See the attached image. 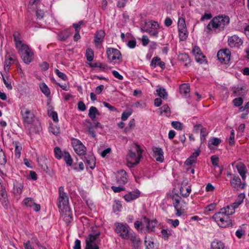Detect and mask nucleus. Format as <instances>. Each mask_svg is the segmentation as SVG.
Wrapping results in <instances>:
<instances>
[{"label":"nucleus","instance_id":"69168bd1","mask_svg":"<svg viewBox=\"0 0 249 249\" xmlns=\"http://www.w3.org/2000/svg\"><path fill=\"white\" fill-rule=\"evenodd\" d=\"M123 185H120V186L118 187L112 186L111 187V189L115 193H119L124 190V188L122 186Z\"/></svg>","mask_w":249,"mask_h":249},{"label":"nucleus","instance_id":"b1692460","mask_svg":"<svg viewBox=\"0 0 249 249\" xmlns=\"http://www.w3.org/2000/svg\"><path fill=\"white\" fill-rule=\"evenodd\" d=\"M140 196V192L137 189L126 194L124 196V197L127 202H130L138 198Z\"/></svg>","mask_w":249,"mask_h":249},{"label":"nucleus","instance_id":"39448f33","mask_svg":"<svg viewBox=\"0 0 249 249\" xmlns=\"http://www.w3.org/2000/svg\"><path fill=\"white\" fill-rule=\"evenodd\" d=\"M100 235V233L99 231L89 234L86 239V246L85 249H99Z\"/></svg>","mask_w":249,"mask_h":249},{"label":"nucleus","instance_id":"c85d7f7f","mask_svg":"<svg viewBox=\"0 0 249 249\" xmlns=\"http://www.w3.org/2000/svg\"><path fill=\"white\" fill-rule=\"evenodd\" d=\"M62 212V217L63 220L67 223H70L72 219L71 216V213L70 208L68 210L65 209L64 210H60Z\"/></svg>","mask_w":249,"mask_h":249},{"label":"nucleus","instance_id":"2f4dec72","mask_svg":"<svg viewBox=\"0 0 249 249\" xmlns=\"http://www.w3.org/2000/svg\"><path fill=\"white\" fill-rule=\"evenodd\" d=\"M191 192L190 186L187 185H182L180 189V193L183 197H188Z\"/></svg>","mask_w":249,"mask_h":249},{"label":"nucleus","instance_id":"f257e3e1","mask_svg":"<svg viewBox=\"0 0 249 249\" xmlns=\"http://www.w3.org/2000/svg\"><path fill=\"white\" fill-rule=\"evenodd\" d=\"M230 18L225 15H219L213 18L206 26L208 34H217L223 31L230 23Z\"/></svg>","mask_w":249,"mask_h":249},{"label":"nucleus","instance_id":"aec40b11","mask_svg":"<svg viewBox=\"0 0 249 249\" xmlns=\"http://www.w3.org/2000/svg\"><path fill=\"white\" fill-rule=\"evenodd\" d=\"M192 53L197 62L201 64L205 62V56L204 55L198 46H195L194 47L192 50Z\"/></svg>","mask_w":249,"mask_h":249},{"label":"nucleus","instance_id":"0eeeda50","mask_svg":"<svg viewBox=\"0 0 249 249\" xmlns=\"http://www.w3.org/2000/svg\"><path fill=\"white\" fill-rule=\"evenodd\" d=\"M20 114L23 123L26 126L33 124L35 120V115L34 112L28 108L25 107L21 108Z\"/></svg>","mask_w":249,"mask_h":249},{"label":"nucleus","instance_id":"5fc2aeb1","mask_svg":"<svg viewBox=\"0 0 249 249\" xmlns=\"http://www.w3.org/2000/svg\"><path fill=\"white\" fill-rule=\"evenodd\" d=\"M172 126L173 128L177 130H181L182 129V124L179 122L174 121L172 122Z\"/></svg>","mask_w":249,"mask_h":249},{"label":"nucleus","instance_id":"4d7b16f0","mask_svg":"<svg viewBox=\"0 0 249 249\" xmlns=\"http://www.w3.org/2000/svg\"><path fill=\"white\" fill-rule=\"evenodd\" d=\"M55 73L60 78L63 80L66 81L67 80V75L63 72L60 71L58 69L55 70Z\"/></svg>","mask_w":249,"mask_h":249},{"label":"nucleus","instance_id":"c9c22d12","mask_svg":"<svg viewBox=\"0 0 249 249\" xmlns=\"http://www.w3.org/2000/svg\"><path fill=\"white\" fill-rule=\"evenodd\" d=\"M211 249H224V244L221 241L214 240L211 243Z\"/></svg>","mask_w":249,"mask_h":249},{"label":"nucleus","instance_id":"f03ea898","mask_svg":"<svg viewBox=\"0 0 249 249\" xmlns=\"http://www.w3.org/2000/svg\"><path fill=\"white\" fill-rule=\"evenodd\" d=\"M143 150L137 144H134L132 146L129 150V154L126 157L127 163L131 166H134L138 164L142 158V154Z\"/></svg>","mask_w":249,"mask_h":249},{"label":"nucleus","instance_id":"a18cd8bd","mask_svg":"<svg viewBox=\"0 0 249 249\" xmlns=\"http://www.w3.org/2000/svg\"><path fill=\"white\" fill-rule=\"evenodd\" d=\"M86 57L88 61L91 62L94 58V52L90 48H88L86 51Z\"/></svg>","mask_w":249,"mask_h":249},{"label":"nucleus","instance_id":"37998d69","mask_svg":"<svg viewBox=\"0 0 249 249\" xmlns=\"http://www.w3.org/2000/svg\"><path fill=\"white\" fill-rule=\"evenodd\" d=\"M157 93L158 95L162 98L163 99H167V93L165 89L160 88L156 90Z\"/></svg>","mask_w":249,"mask_h":249},{"label":"nucleus","instance_id":"f704fd0d","mask_svg":"<svg viewBox=\"0 0 249 249\" xmlns=\"http://www.w3.org/2000/svg\"><path fill=\"white\" fill-rule=\"evenodd\" d=\"M244 198V194H240L239 195L236 200L231 204V208L235 211V209L237 208L243 202Z\"/></svg>","mask_w":249,"mask_h":249},{"label":"nucleus","instance_id":"1a4fd4ad","mask_svg":"<svg viewBox=\"0 0 249 249\" xmlns=\"http://www.w3.org/2000/svg\"><path fill=\"white\" fill-rule=\"evenodd\" d=\"M116 226L115 231L118 235L124 239L128 240L129 235L132 232L128 225L120 223L115 224Z\"/></svg>","mask_w":249,"mask_h":249},{"label":"nucleus","instance_id":"412c9836","mask_svg":"<svg viewBox=\"0 0 249 249\" xmlns=\"http://www.w3.org/2000/svg\"><path fill=\"white\" fill-rule=\"evenodd\" d=\"M152 151L153 152V157L156 161L162 162L164 160V153L162 149L160 147H153Z\"/></svg>","mask_w":249,"mask_h":249},{"label":"nucleus","instance_id":"c03bdc74","mask_svg":"<svg viewBox=\"0 0 249 249\" xmlns=\"http://www.w3.org/2000/svg\"><path fill=\"white\" fill-rule=\"evenodd\" d=\"M49 130L55 135H57L60 133V128L57 125L53 124L50 125Z\"/></svg>","mask_w":249,"mask_h":249},{"label":"nucleus","instance_id":"a19ab883","mask_svg":"<svg viewBox=\"0 0 249 249\" xmlns=\"http://www.w3.org/2000/svg\"><path fill=\"white\" fill-rule=\"evenodd\" d=\"M62 158H63L68 166H70L72 165V159L69 152H65Z\"/></svg>","mask_w":249,"mask_h":249},{"label":"nucleus","instance_id":"6ab92c4d","mask_svg":"<svg viewBox=\"0 0 249 249\" xmlns=\"http://www.w3.org/2000/svg\"><path fill=\"white\" fill-rule=\"evenodd\" d=\"M233 164H235V168L237 169L238 172L241 176L242 179L245 180L247 177L246 174L248 172V170L244 163L239 161L237 162H234L232 164V165H233Z\"/></svg>","mask_w":249,"mask_h":249},{"label":"nucleus","instance_id":"f8f14e48","mask_svg":"<svg viewBox=\"0 0 249 249\" xmlns=\"http://www.w3.org/2000/svg\"><path fill=\"white\" fill-rule=\"evenodd\" d=\"M71 142L73 148L77 155L83 156L86 154V147L80 140L72 138Z\"/></svg>","mask_w":249,"mask_h":249},{"label":"nucleus","instance_id":"473e14b6","mask_svg":"<svg viewBox=\"0 0 249 249\" xmlns=\"http://www.w3.org/2000/svg\"><path fill=\"white\" fill-rule=\"evenodd\" d=\"M145 222H146V228L148 231H154L155 228L157 224L156 220L150 221L149 219L147 218L145 216L144 217Z\"/></svg>","mask_w":249,"mask_h":249},{"label":"nucleus","instance_id":"6e6d98bb","mask_svg":"<svg viewBox=\"0 0 249 249\" xmlns=\"http://www.w3.org/2000/svg\"><path fill=\"white\" fill-rule=\"evenodd\" d=\"M6 162V156L2 149H0V163L4 164Z\"/></svg>","mask_w":249,"mask_h":249},{"label":"nucleus","instance_id":"774afa93","mask_svg":"<svg viewBox=\"0 0 249 249\" xmlns=\"http://www.w3.org/2000/svg\"><path fill=\"white\" fill-rule=\"evenodd\" d=\"M78 108L79 110L84 111L86 109V107L85 104L82 101H79L78 103Z\"/></svg>","mask_w":249,"mask_h":249},{"label":"nucleus","instance_id":"052dcab7","mask_svg":"<svg viewBox=\"0 0 249 249\" xmlns=\"http://www.w3.org/2000/svg\"><path fill=\"white\" fill-rule=\"evenodd\" d=\"M90 66L92 68H100L101 69H105L106 68V66L104 65L103 63L100 62H96L94 63H90L89 64Z\"/></svg>","mask_w":249,"mask_h":249},{"label":"nucleus","instance_id":"4c0bfd02","mask_svg":"<svg viewBox=\"0 0 249 249\" xmlns=\"http://www.w3.org/2000/svg\"><path fill=\"white\" fill-rule=\"evenodd\" d=\"M12 144L15 147V156L17 158H19L20 157L22 147L18 141H13Z\"/></svg>","mask_w":249,"mask_h":249},{"label":"nucleus","instance_id":"f3484780","mask_svg":"<svg viewBox=\"0 0 249 249\" xmlns=\"http://www.w3.org/2000/svg\"><path fill=\"white\" fill-rule=\"evenodd\" d=\"M22 203L26 208H33L36 212H38L40 210V205L36 203L33 198H25L22 201Z\"/></svg>","mask_w":249,"mask_h":249},{"label":"nucleus","instance_id":"4be33fe9","mask_svg":"<svg viewBox=\"0 0 249 249\" xmlns=\"http://www.w3.org/2000/svg\"><path fill=\"white\" fill-rule=\"evenodd\" d=\"M116 181L120 185H124L127 182V175L125 171L122 170L117 172Z\"/></svg>","mask_w":249,"mask_h":249},{"label":"nucleus","instance_id":"5701e85b","mask_svg":"<svg viewBox=\"0 0 249 249\" xmlns=\"http://www.w3.org/2000/svg\"><path fill=\"white\" fill-rule=\"evenodd\" d=\"M0 201L4 207H7L9 203L6 191L1 184H0Z\"/></svg>","mask_w":249,"mask_h":249},{"label":"nucleus","instance_id":"e2e57ef3","mask_svg":"<svg viewBox=\"0 0 249 249\" xmlns=\"http://www.w3.org/2000/svg\"><path fill=\"white\" fill-rule=\"evenodd\" d=\"M132 112L131 111H124L122 114L121 119L123 121L126 120L131 115Z\"/></svg>","mask_w":249,"mask_h":249},{"label":"nucleus","instance_id":"338daca9","mask_svg":"<svg viewBox=\"0 0 249 249\" xmlns=\"http://www.w3.org/2000/svg\"><path fill=\"white\" fill-rule=\"evenodd\" d=\"M211 159L213 165L214 166H218L219 158L217 156L213 155L211 157Z\"/></svg>","mask_w":249,"mask_h":249},{"label":"nucleus","instance_id":"bf43d9fd","mask_svg":"<svg viewBox=\"0 0 249 249\" xmlns=\"http://www.w3.org/2000/svg\"><path fill=\"white\" fill-rule=\"evenodd\" d=\"M216 204L215 203H211L205 207V213L212 211L215 209Z\"/></svg>","mask_w":249,"mask_h":249},{"label":"nucleus","instance_id":"ddd939ff","mask_svg":"<svg viewBox=\"0 0 249 249\" xmlns=\"http://www.w3.org/2000/svg\"><path fill=\"white\" fill-rule=\"evenodd\" d=\"M180 199V197L177 195H173L172 196V202L176 211V215L177 216H180L185 212V209L181 203Z\"/></svg>","mask_w":249,"mask_h":249},{"label":"nucleus","instance_id":"c756f323","mask_svg":"<svg viewBox=\"0 0 249 249\" xmlns=\"http://www.w3.org/2000/svg\"><path fill=\"white\" fill-rule=\"evenodd\" d=\"M199 154L200 151L199 150L193 153V154L186 160L185 162V164L187 165H191L193 163H195L196 162V158L199 156Z\"/></svg>","mask_w":249,"mask_h":249},{"label":"nucleus","instance_id":"13d9d810","mask_svg":"<svg viewBox=\"0 0 249 249\" xmlns=\"http://www.w3.org/2000/svg\"><path fill=\"white\" fill-rule=\"evenodd\" d=\"M39 1L40 0H30L28 5V9L30 10H33L34 9V5L36 6Z\"/></svg>","mask_w":249,"mask_h":249},{"label":"nucleus","instance_id":"864d4df0","mask_svg":"<svg viewBox=\"0 0 249 249\" xmlns=\"http://www.w3.org/2000/svg\"><path fill=\"white\" fill-rule=\"evenodd\" d=\"M208 133L207 131V129L205 127L201 128L200 131V139L202 142H204L206 140V137L207 136Z\"/></svg>","mask_w":249,"mask_h":249},{"label":"nucleus","instance_id":"0e129e2a","mask_svg":"<svg viewBox=\"0 0 249 249\" xmlns=\"http://www.w3.org/2000/svg\"><path fill=\"white\" fill-rule=\"evenodd\" d=\"M233 103L236 107H239L243 104V99L241 97H238L233 100Z\"/></svg>","mask_w":249,"mask_h":249},{"label":"nucleus","instance_id":"7ed1b4c3","mask_svg":"<svg viewBox=\"0 0 249 249\" xmlns=\"http://www.w3.org/2000/svg\"><path fill=\"white\" fill-rule=\"evenodd\" d=\"M225 209L220 210L213 216V219L220 228H226L232 225L230 216L225 214Z\"/></svg>","mask_w":249,"mask_h":249},{"label":"nucleus","instance_id":"79ce46f5","mask_svg":"<svg viewBox=\"0 0 249 249\" xmlns=\"http://www.w3.org/2000/svg\"><path fill=\"white\" fill-rule=\"evenodd\" d=\"M2 75V80L6 87L9 90L12 89V86L11 85V80L9 76H4L3 74Z\"/></svg>","mask_w":249,"mask_h":249},{"label":"nucleus","instance_id":"58836bf2","mask_svg":"<svg viewBox=\"0 0 249 249\" xmlns=\"http://www.w3.org/2000/svg\"><path fill=\"white\" fill-rule=\"evenodd\" d=\"M22 189L23 186L20 183L18 182L14 183L13 192L15 195H20L22 192Z\"/></svg>","mask_w":249,"mask_h":249},{"label":"nucleus","instance_id":"9d476101","mask_svg":"<svg viewBox=\"0 0 249 249\" xmlns=\"http://www.w3.org/2000/svg\"><path fill=\"white\" fill-rule=\"evenodd\" d=\"M178 36L181 41H185L188 37V33L187 30L185 19L179 18L178 21Z\"/></svg>","mask_w":249,"mask_h":249},{"label":"nucleus","instance_id":"680f3d73","mask_svg":"<svg viewBox=\"0 0 249 249\" xmlns=\"http://www.w3.org/2000/svg\"><path fill=\"white\" fill-rule=\"evenodd\" d=\"M161 233L162 237L164 240H167L169 238V236L171 235L170 233L168 232V231L166 229H162L161 231Z\"/></svg>","mask_w":249,"mask_h":249},{"label":"nucleus","instance_id":"7c9ffc66","mask_svg":"<svg viewBox=\"0 0 249 249\" xmlns=\"http://www.w3.org/2000/svg\"><path fill=\"white\" fill-rule=\"evenodd\" d=\"M179 60L183 63L185 66H188L190 63V59L188 54L185 53H180L178 55Z\"/></svg>","mask_w":249,"mask_h":249},{"label":"nucleus","instance_id":"e433bc0d","mask_svg":"<svg viewBox=\"0 0 249 249\" xmlns=\"http://www.w3.org/2000/svg\"><path fill=\"white\" fill-rule=\"evenodd\" d=\"M100 114L97 108L95 107H91L89 109V116L92 120L94 121L96 115H99Z\"/></svg>","mask_w":249,"mask_h":249},{"label":"nucleus","instance_id":"603ef678","mask_svg":"<svg viewBox=\"0 0 249 249\" xmlns=\"http://www.w3.org/2000/svg\"><path fill=\"white\" fill-rule=\"evenodd\" d=\"M122 205L119 201H115L113 205V210L114 212H120L122 209Z\"/></svg>","mask_w":249,"mask_h":249},{"label":"nucleus","instance_id":"a211bd4d","mask_svg":"<svg viewBox=\"0 0 249 249\" xmlns=\"http://www.w3.org/2000/svg\"><path fill=\"white\" fill-rule=\"evenodd\" d=\"M231 187L235 189L238 190L244 188L246 183H242L240 178L237 175H233L230 180Z\"/></svg>","mask_w":249,"mask_h":249},{"label":"nucleus","instance_id":"3c124183","mask_svg":"<svg viewBox=\"0 0 249 249\" xmlns=\"http://www.w3.org/2000/svg\"><path fill=\"white\" fill-rule=\"evenodd\" d=\"M225 209V214H226L228 216H230L231 215L233 214L235 212L233 209H232L231 205H228L226 207H223L221 208L220 210Z\"/></svg>","mask_w":249,"mask_h":249},{"label":"nucleus","instance_id":"423d86ee","mask_svg":"<svg viewBox=\"0 0 249 249\" xmlns=\"http://www.w3.org/2000/svg\"><path fill=\"white\" fill-rule=\"evenodd\" d=\"M57 206L60 210H68V208H70L69 197L62 186L59 188Z\"/></svg>","mask_w":249,"mask_h":249},{"label":"nucleus","instance_id":"a878e982","mask_svg":"<svg viewBox=\"0 0 249 249\" xmlns=\"http://www.w3.org/2000/svg\"><path fill=\"white\" fill-rule=\"evenodd\" d=\"M157 66H160L162 69L165 68V63L160 60V59L156 56L153 58L151 62L150 66L153 69L155 68Z\"/></svg>","mask_w":249,"mask_h":249},{"label":"nucleus","instance_id":"72a5a7b5","mask_svg":"<svg viewBox=\"0 0 249 249\" xmlns=\"http://www.w3.org/2000/svg\"><path fill=\"white\" fill-rule=\"evenodd\" d=\"M145 244L146 249H157V246L156 243L155 242L153 239H150L145 237L144 240Z\"/></svg>","mask_w":249,"mask_h":249},{"label":"nucleus","instance_id":"49530a36","mask_svg":"<svg viewBox=\"0 0 249 249\" xmlns=\"http://www.w3.org/2000/svg\"><path fill=\"white\" fill-rule=\"evenodd\" d=\"M160 109L161 114H164L166 116H169L171 114L170 108L167 105H163Z\"/></svg>","mask_w":249,"mask_h":249},{"label":"nucleus","instance_id":"dca6fc26","mask_svg":"<svg viewBox=\"0 0 249 249\" xmlns=\"http://www.w3.org/2000/svg\"><path fill=\"white\" fill-rule=\"evenodd\" d=\"M217 57L221 63L226 64L230 60L231 52L228 49L220 50L217 53Z\"/></svg>","mask_w":249,"mask_h":249},{"label":"nucleus","instance_id":"cd10ccee","mask_svg":"<svg viewBox=\"0 0 249 249\" xmlns=\"http://www.w3.org/2000/svg\"><path fill=\"white\" fill-rule=\"evenodd\" d=\"M83 160L86 161V163L87 166H89V167L93 169L95 168V158L92 155H89L88 157H84V159Z\"/></svg>","mask_w":249,"mask_h":249},{"label":"nucleus","instance_id":"6e6552de","mask_svg":"<svg viewBox=\"0 0 249 249\" xmlns=\"http://www.w3.org/2000/svg\"><path fill=\"white\" fill-rule=\"evenodd\" d=\"M160 28L158 22L154 20H149L144 22L143 30L144 32L149 33L150 36L157 37L159 34L158 29Z\"/></svg>","mask_w":249,"mask_h":249},{"label":"nucleus","instance_id":"ea45409f","mask_svg":"<svg viewBox=\"0 0 249 249\" xmlns=\"http://www.w3.org/2000/svg\"><path fill=\"white\" fill-rule=\"evenodd\" d=\"M14 41L16 42V47L18 49L21 47V40L20 34L18 32H15L13 34Z\"/></svg>","mask_w":249,"mask_h":249},{"label":"nucleus","instance_id":"4468645a","mask_svg":"<svg viewBox=\"0 0 249 249\" xmlns=\"http://www.w3.org/2000/svg\"><path fill=\"white\" fill-rule=\"evenodd\" d=\"M228 43L231 48L238 49L242 46L243 40L236 35H233L229 37Z\"/></svg>","mask_w":249,"mask_h":249},{"label":"nucleus","instance_id":"9b49d317","mask_svg":"<svg viewBox=\"0 0 249 249\" xmlns=\"http://www.w3.org/2000/svg\"><path fill=\"white\" fill-rule=\"evenodd\" d=\"M108 59L111 62L117 63L122 61V55L120 52L117 49L108 48L107 50Z\"/></svg>","mask_w":249,"mask_h":249},{"label":"nucleus","instance_id":"8fccbe9b","mask_svg":"<svg viewBox=\"0 0 249 249\" xmlns=\"http://www.w3.org/2000/svg\"><path fill=\"white\" fill-rule=\"evenodd\" d=\"M221 142V140L217 138H211L209 141L208 143L209 147H210L211 145H213L214 146L218 145Z\"/></svg>","mask_w":249,"mask_h":249},{"label":"nucleus","instance_id":"393cba45","mask_svg":"<svg viewBox=\"0 0 249 249\" xmlns=\"http://www.w3.org/2000/svg\"><path fill=\"white\" fill-rule=\"evenodd\" d=\"M128 239L131 241L132 247H138L142 245V241L140 238L133 231L129 235Z\"/></svg>","mask_w":249,"mask_h":249},{"label":"nucleus","instance_id":"09e8293b","mask_svg":"<svg viewBox=\"0 0 249 249\" xmlns=\"http://www.w3.org/2000/svg\"><path fill=\"white\" fill-rule=\"evenodd\" d=\"M40 88L41 91L46 96L50 94V91L47 86L44 83L40 85Z\"/></svg>","mask_w":249,"mask_h":249},{"label":"nucleus","instance_id":"bb28decb","mask_svg":"<svg viewBox=\"0 0 249 249\" xmlns=\"http://www.w3.org/2000/svg\"><path fill=\"white\" fill-rule=\"evenodd\" d=\"M190 91V86L188 83H184L180 86L179 92L180 93L184 96H189Z\"/></svg>","mask_w":249,"mask_h":249},{"label":"nucleus","instance_id":"2eb2a0df","mask_svg":"<svg viewBox=\"0 0 249 249\" xmlns=\"http://www.w3.org/2000/svg\"><path fill=\"white\" fill-rule=\"evenodd\" d=\"M105 36L106 33L103 30H98L94 34L93 42L97 48L102 46Z\"/></svg>","mask_w":249,"mask_h":249},{"label":"nucleus","instance_id":"20e7f679","mask_svg":"<svg viewBox=\"0 0 249 249\" xmlns=\"http://www.w3.org/2000/svg\"><path fill=\"white\" fill-rule=\"evenodd\" d=\"M18 50L21 59L25 63L28 64L33 61L34 53L28 45L23 44Z\"/></svg>","mask_w":249,"mask_h":249},{"label":"nucleus","instance_id":"de8ad7c7","mask_svg":"<svg viewBox=\"0 0 249 249\" xmlns=\"http://www.w3.org/2000/svg\"><path fill=\"white\" fill-rule=\"evenodd\" d=\"M54 152L55 158H57V159H60L63 157V154H64V153L66 152L62 151L59 147H56L54 148Z\"/></svg>","mask_w":249,"mask_h":249}]
</instances>
